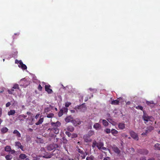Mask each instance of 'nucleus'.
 Masks as SVG:
<instances>
[{
	"label": "nucleus",
	"instance_id": "54",
	"mask_svg": "<svg viewBox=\"0 0 160 160\" xmlns=\"http://www.w3.org/2000/svg\"><path fill=\"white\" fill-rule=\"evenodd\" d=\"M10 152H11V153L12 154H13L15 152V151L14 150H12L11 149V151H10Z\"/></svg>",
	"mask_w": 160,
	"mask_h": 160
},
{
	"label": "nucleus",
	"instance_id": "59",
	"mask_svg": "<svg viewBox=\"0 0 160 160\" xmlns=\"http://www.w3.org/2000/svg\"><path fill=\"white\" fill-rule=\"evenodd\" d=\"M130 104H131V102L128 101L126 102V105H130Z\"/></svg>",
	"mask_w": 160,
	"mask_h": 160
},
{
	"label": "nucleus",
	"instance_id": "20",
	"mask_svg": "<svg viewBox=\"0 0 160 160\" xmlns=\"http://www.w3.org/2000/svg\"><path fill=\"white\" fill-rule=\"evenodd\" d=\"M103 145L104 144L103 142H98L97 147L100 150L101 149V148L103 147Z\"/></svg>",
	"mask_w": 160,
	"mask_h": 160
},
{
	"label": "nucleus",
	"instance_id": "4",
	"mask_svg": "<svg viewBox=\"0 0 160 160\" xmlns=\"http://www.w3.org/2000/svg\"><path fill=\"white\" fill-rule=\"evenodd\" d=\"M72 118L71 117V122L73 124V125L75 126L78 125H79L81 124V122L78 119H76L75 120L72 119Z\"/></svg>",
	"mask_w": 160,
	"mask_h": 160
},
{
	"label": "nucleus",
	"instance_id": "34",
	"mask_svg": "<svg viewBox=\"0 0 160 160\" xmlns=\"http://www.w3.org/2000/svg\"><path fill=\"white\" fill-rule=\"evenodd\" d=\"M63 110L62 109H61L58 114V116L59 117L62 116L63 115Z\"/></svg>",
	"mask_w": 160,
	"mask_h": 160
},
{
	"label": "nucleus",
	"instance_id": "47",
	"mask_svg": "<svg viewBox=\"0 0 160 160\" xmlns=\"http://www.w3.org/2000/svg\"><path fill=\"white\" fill-rule=\"evenodd\" d=\"M78 151L79 153H81V154H83V151L82 150H81L79 148L78 149Z\"/></svg>",
	"mask_w": 160,
	"mask_h": 160
},
{
	"label": "nucleus",
	"instance_id": "30",
	"mask_svg": "<svg viewBox=\"0 0 160 160\" xmlns=\"http://www.w3.org/2000/svg\"><path fill=\"white\" fill-rule=\"evenodd\" d=\"M5 157L7 160H11L12 159V155L8 154L6 155Z\"/></svg>",
	"mask_w": 160,
	"mask_h": 160
},
{
	"label": "nucleus",
	"instance_id": "21",
	"mask_svg": "<svg viewBox=\"0 0 160 160\" xmlns=\"http://www.w3.org/2000/svg\"><path fill=\"white\" fill-rule=\"evenodd\" d=\"M119 103V101L118 99L111 101V103L112 105H118Z\"/></svg>",
	"mask_w": 160,
	"mask_h": 160
},
{
	"label": "nucleus",
	"instance_id": "45",
	"mask_svg": "<svg viewBox=\"0 0 160 160\" xmlns=\"http://www.w3.org/2000/svg\"><path fill=\"white\" fill-rule=\"evenodd\" d=\"M38 90L40 91H41L42 90V87L41 86L40 84L39 85L38 88Z\"/></svg>",
	"mask_w": 160,
	"mask_h": 160
},
{
	"label": "nucleus",
	"instance_id": "15",
	"mask_svg": "<svg viewBox=\"0 0 160 160\" xmlns=\"http://www.w3.org/2000/svg\"><path fill=\"white\" fill-rule=\"evenodd\" d=\"M112 149L116 153L119 154L120 152V151L118 148L115 146H114L112 147Z\"/></svg>",
	"mask_w": 160,
	"mask_h": 160
},
{
	"label": "nucleus",
	"instance_id": "63",
	"mask_svg": "<svg viewBox=\"0 0 160 160\" xmlns=\"http://www.w3.org/2000/svg\"><path fill=\"white\" fill-rule=\"evenodd\" d=\"M74 129L73 128H71V132H72L74 130Z\"/></svg>",
	"mask_w": 160,
	"mask_h": 160
},
{
	"label": "nucleus",
	"instance_id": "23",
	"mask_svg": "<svg viewBox=\"0 0 160 160\" xmlns=\"http://www.w3.org/2000/svg\"><path fill=\"white\" fill-rule=\"evenodd\" d=\"M154 149L156 150H160V144L157 143L154 146Z\"/></svg>",
	"mask_w": 160,
	"mask_h": 160
},
{
	"label": "nucleus",
	"instance_id": "8",
	"mask_svg": "<svg viewBox=\"0 0 160 160\" xmlns=\"http://www.w3.org/2000/svg\"><path fill=\"white\" fill-rule=\"evenodd\" d=\"M51 125L52 127L58 128L61 125V123L59 121H57L56 122H51Z\"/></svg>",
	"mask_w": 160,
	"mask_h": 160
},
{
	"label": "nucleus",
	"instance_id": "41",
	"mask_svg": "<svg viewBox=\"0 0 160 160\" xmlns=\"http://www.w3.org/2000/svg\"><path fill=\"white\" fill-rule=\"evenodd\" d=\"M65 121L67 122H70V116L67 117L65 119Z\"/></svg>",
	"mask_w": 160,
	"mask_h": 160
},
{
	"label": "nucleus",
	"instance_id": "35",
	"mask_svg": "<svg viewBox=\"0 0 160 160\" xmlns=\"http://www.w3.org/2000/svg\"><path fill=\"white\" fill-rule=\"evenodd\" d=\"M97 143L96 141L95 140H94L93 142L92 147L93 148H94L97 145Z\"/></svg>",
	"mask_w": 160,
	"mask_h": 160
},
{
	"label": "nucleus",
	"instance_id": "17",
	"mask_svg": "<svg viewBox=\"0 0 160 160\" xmlns=\"http://www.w3.org/2000/svg\"><path fill=\"white\" fill-rule=\"evenodd\" d=\"M27 116L26 115H24V114H21L19 115L18 117V119L20 121H23L24 119L27 118Z\"/></svg>",
	"mask_w": 160,
	"mask_h": 160
},
{
	"label": "nucleus",
	"instance_id": "50",
	"mask_svg": "<svg viewBox=\"0 0 160 160\" xmlns=\"http://www.w3.org/2000/svg\"><path fill=\"white\" fill-rule=\"evenodd\" d=\"M45 112H48L49 111V109L48 108H46L44 110Z\"/></svg>",
	"mask_w": 160,
	"mask_h": 160
},
{
	"label": "nucleus",
	"instance_id": "16",
	"mask_svg": "<svg viewBox=\"0 0 160 160\" xmlns=\"http://www.w3.org/2000/svg\"><path fill=\"white\" fill-rule=\"evenodd\" d=\"M101 126L100 124L98 123H95L93 125V127L96 130H99L101 128Z\"/></svg>",
	"mask_w": 160,
	"mask_h": 160
},
{
	"label": "nucleus",
	"instance_id": "61",
	"mask_svg": "<svg viewBox=\"0 0 160 160\" xmlns=\"http://www.w3.org/2000/svg\"><path fill=\"white\" fill-rule=\"evenodd\" d=\"M28 115H30L31 114V112H27L26 113Z\"/></svg>",
	"mask_w": 160,
	"mask_h": 160
},
{
	"label": "nucleus",
	"instance_id": "18",
	"mask_svg": "<svg viewBox=\"0 0 160 160\" xmlns=\"http://www.w3.org/2000/svg\"><path fill=\"white\" fill-rule=\"evenodd\" d=\"M13 133L16 134V136L17 138H20L21 137L20 133L17 130H15L13 132Z\"/></svg>",
	"mask_w": 160,
	"mask_h": 160
},
{
	"label": "nucleus",
	"instance_id": "62",
	"mask_svg": "<svg viewBox=\"0 0 160 160\" xmlns=\"http://www.w3.org/2000/svg\"><path fill=\"white\" fill-rule=\"evenodd\" d=\"M88 97H86L85 100H84V101L85 102H86L87 101H88Z\"/></svg>",
	"mask_w": 160,
	"mask_h": 160
},
{
	"label": "nucleus",
	"instance_id": "9",
	"mask_svg": "<svg viewBox=\"0 0 160 160\" xmlns=\"http://www.w3.org/2000/svg\"><path fill=\"white\" fill-rule=\"evenodd\" d=\"M118 127L120 130H123L125 128V124L122 122H119L118 124Z\"/></svg>",
	"mask_w": 160,
	"mask_h": 160
},
{
	"label": "nucleus",
	"instance_id": "14",
	"mask_svg": "<svg viewBox=\"0 0 160 160\" xmlns=\"http://www.w3.org/2000/svg\"><path fill=\"white\" fill-rule=\"evenodd\" d=\"M18 67L23 70L26 69L27 68V66L23 63L21 60H20V65H18Z\"/></svg>",
	"mask_w": 160,
	"mask_h": 160
},
{
	"label": "nucleus",
	"instance_id": "48",
	"mask_svg": "<svg viewBox=\"0 0 160 160\" xmlns=\"http://www.w3.org/2000/svg\"><path fill=\"white\" fill-rule=\"evenodd\" d=\"M70 105V103L69 102H66L65 103V106L66 107V108L68 107L69 105Z\"/></svg>",
	"mask_w": 160,
	"mask_h": 160
},
{
	"label": "nucleus",
	"instance_id": "22",
	"mask_svg": "<svg viewBox=\"0 0 160 160\" xmlns=\"http://www.w3.org/2000/svg\"><path fill=\"white\" fill-rule=\"evenodd\" d=\"M8 129L6 127L2 128L1 130L2 133H6L8 131Z\"/></svg>",
	"mask_w": 160,
	"mask_h": 160
},
{
	"label": "nucleus",
	"instance_id": "32",
	"mask_svg": "<svg viewBox=\"0 0 160 160\" xmlns=\"http://www.w3.org/2000/svg\"><path fill=\"white\" fill-rule=\"evenodd\" d=\"M60 160H70V159L69 158L68 156H65L62 158H61Z\"/></svg>",
	"mask_w": 160,
	"mask_h": 160
},
{
	"label": "nucleus",
	"instance_id": "52",
	"mask_svg": "<svg viewBox=\"0 0 160 160\" xmlns=\"http://www.w3.org/2000/svg\"><path fill=\"white\" fill-rule=\"evenodd\" d=\"M148 133L147 132V131L146 130L145 132L142 133L141 135H146Z\"/></svg>",
	"mask_w": 160,
	"mask_h": 160
},
{
	"label": "nucleus",
	"instance_id": "26",
	"mask_svg": "<svg viewBox=\"0 0 160 160\" xmlns=\"http://www.w3.org/2000/svg\"><path fill=\"white\" fill-rule=\"evenodd\" d=\"M27 157V156L24 154H21L19 156V158L21 159H24Z\"/></svg>",
	"mask_w": 160,
	"mask_h": 160
},
{
	"label": "nucleus",
	"instance_id": "11",
	"mask_svg": "<svg viewBox=\"0 0 160 160\" xmlns=\"http://www.w3.org/2000/svg\"><path fill=\"white\" fill-rule=\"evenodd\" d=\"M138 152L143 155H147L148 153V151L147 149H143L139 150Z\"/></svg>",
	"mask_w": 160,
	"mask_h": 160
},
{
	"label": "nucleus",
	"instance_id": "24",
	"mask_svg": "<svg viewBox=\"0 0 160 160\" xmlns=\"http://www.w3.org/2000/svg\"><path fill=\"white\" fill-rule=\"evenodd\" d=\"M111 132L113 135L116 136V135L118 133V132L114 129H112L111 130Z\"/></svg>",
	"mask_w": 160,
	"mask_h": 160
},
{
	"label": "nucleus",
	"instance_id": "27",
	"mask_svg": "<svg viewBox=\"0 0 160 160\" xmlns=\"http://www.w3.org/2000/svg\"><path fill=\"white\" fill-rule=\"evenodd\" d=\"M11 148L9 146H6L4 148V150L5 151L7 152H10L11 151Z\"/></svg>",
	"mask_w": 160,
	"mask_h": 160
},
{
	"label": "nucleus",
	"instance_id": "13",
	"mask_svg": "<svg viewBox=\"0 0 160 160\" xmlns=\"http://www.w3.org/2000/svg\"><path fill=\"white\" fill-rule=\"evenodd\" d=\"M146 103L149 106L152 108L154 107L155 105V104L153 101H147L146 102Z\"/></svg>",
	"mask_w": 160,
	"mask_h": 160
},
{
	"label": "nucleus",
	"instance_id": "51",
	"mask_svg": "<svg viewBox=\"0 0 160 160\" xmlns=\"http://www.w3.org/2000/svg\"><path fill=\"white\" fill-rule=\"evenodd\" d=\"M65 133L69 137H70V132H66Z\"/></svg>",
	"mask_w": 160,
	"mask_h": 160
},
{
	"label": "nucleus",
	"instance_id": "43",
	"mask_svg": "<svg viewBox=\"0 0 160 160\" xmlns=\"http://www.w3.org/2000/svg\"><path fill=\"white\" fill-rule=\"evenodd\" d=\"M77 134L76 133H73L71 135V138H76L77 137Z\"/></svg>",
	"mask_w": 160,
	"mask_h": 160
},
{
	"label": "nucleus",
	"instance_id": "2",
	"mask_svg": "<svg viewBox=\"0 0 160 160\" xmlns=\"http://www.w3.org/2000/svg\"><path fill=\"white\" fill-rule=\"evenodd\" d=\"M59 147L58 145L56 143H53L49 145L48 147V149L49 151H52Z\"/></svg>",
	"mask_w": 160,
	"mask_h": 160
},
{
	"label": "nucleus",
	"instance_id": "40",
	"mask_svg": "<svg viewBox=\"0 0 160 160\" xmlns=\"http://www.w3.org/2000/svg\"><path fill=\"white\" fill-rule=\"evenodd\" d=\"M14 89L13 88H12L11 90L8 89V92L9 94H12L13 92L14 91Z\"/></svg>",
	"mask_w": 160,
	"mask_h": 160
},
{
	"label": "nucleus",
	"instance_id": "49",
	"mask_svg": "<svg viewBox=\"0 0 160 160\" xmlns=\"http://www.w3.org/2000/svg\"><path fill=\"white\" fill-rule=\"evenodd\" d=\"M11 105V103L10 102H8V103H7L6 104V107H9Z\"/></svg>",
	"mask_w": 160,
	"mask_h": 160
},
{
	"label": "nucleus",
	"instance_id": "28",
	"mask_svg": "<svg viewBox=\"0 0 160 160\" xmlns=\"http://www.w3.org/2000/svg\"><path fill=\"white\" fill-rule=\"evenodd\" d=\"M15 113V110H11L8 112V115L9 116L13 115Z\"/></svg>",
	"mask_w": 160,
	"mask_h": 160
},
{
	"label": "nucleus",
	"instance_id": "31",
	"mask_svg": "<svg viewBox=\"0 0 160 160\" xmlns=\"http://www.w3.org/2000/svg\"><path fill=\"white\" fill-rule=\"evenodd\" d=\"M94 132L93 131L90 130L88 132V134L87 135L90 137L91 136L93 135L94 134Z\"/></svg>",
	"mask_w": 160,
	"mask_h": 160
},
{
	"label": "nucleus",
	"instance_id": "56",
	"mask_svg": "<svg viewBox=\"0 0 160 160\" xmlns=\"http://www.w3.org/2000/svg\"><path fill=\"white\" fill-rule=\"evenodd\" d=\"M140 160H146L144 157L141 158Z\"/></svg>",
	"mask_w": 160,
	"mask_h": 160
},
{
	"label": "nucleus",
	"instance_id": "5",
	"mask_svg": "<svg viewBox=\"0 0 160 160\" xmlns=\"http://www.w3.org/2000/svg\"><path fill=\"white\" fill-rule=\"evenodd\" d=\"M130 134L132 137L133 139H135L137 141L138 140L139 138L137 134L133 131H131L130 132Z\"/></svg>",
	"mask_w": 160,
	"mask_h": 160
},
{
	"label": "nucleus",
	"instance_id": "39",
	"mask_svg": "<svg viewBox=\"0 0 160 160\" xmlns=\"http://www.w3.org/2000/svg\"><path fill=\"white\" fill-rule=\"evenodd\" d=\"M12 88H13L14 89H19V85L18 84H14Z\"/></svg>",
	"mask_w": 160,
	"mask_h": 160
},
{
	"label": "nucleus",
	"instance_id": "7",
	"mask_svg": "<svg viewBox=\"0 0 160 160\" xmlns=\"http://www.w3.org/2000/svg\"><path fill=\"white\" fill-rule=\"evenodd\" d=\"M85 103H82L81 105L79 106L78 107V109H80L81 111L84 112L87 109V107L85 105Z\"/></svg>",
	"mask_w": 160,
	"mask_h": 160
},
{
	"label": "nucleus",
	"instance_id": "36",
	"mask_svg": "<svg viewBox=\"0 0 160 160\" xmlns=\"http://www.w3.org/2000/svg\"><path fill=\"white\" fill-rule=\"evenodd\" d=\"M94 157L92 155L89 157H87L86 158V160H94Z\"/></svg>",
	"mask_w": 160,
	"mask_h": 160
},
{
	"label": "nucleus",
	"instance_id": "53",
	"mask_svg": "<svg viewBox=\"0 0 160 160\" xmlns=\"http://www.w3.org/2000/svg\"><path fill=\"white\" fill-rule=\"evenodd\" d=\"M15 63L18 64L19 63L20 64V60L18 61V60L16 59L15 61Z\"/></svg>",
	"mask_w": 160,
	"mask_h": 160
},
{
	"label": "nucleus",
	"instance_id": "33",
	"mask_svg": "<svg viewBox=\"0 0 160 160\" xmlns=\"http://www.w3.org/2000/svg\"><path fill=\"white\" fill-rule=\"evenodd\" d=\"M47 114V117L48 118H52L54 116V114L53 113H50L48 114Z\"/></svg>",
	"mask_w": 160,
	"mask_h": 160
},
{
	"label": "nucleus",
	"instance_id": "46",
	"mask_svg": "<svg viewBox=\"0 0 160 160\" xmlns=\"http://www.w3.org/2000/svg\"><path fill=\"white\" fill-rule=\"evenodd\" d=\"M103 160H111V158L109 157H106L103 158Z\"/></svg>",
	"mask_w": 160,
	"mask_h": 160
},
{
	"label": "nucleus",
	"instance_id": "55",
	"mask_svg": "<svg viewBox=\"0 0 160 160\" xmlns=\"http://www.w3.org/2000/svg\"><path fill=\"white\" fill-rule=\"evenodd\" d=\"M39 115H40V114H39V113H38V114H37V115L35 116V118L36 119H37L38 118V117H39Z\"/></svg>",
	"mask_w": 160,
	"mask_h": 160
},
{
	"label": "nucleus",
	"instance_id": "3",
	"mask_svg": "<svg viewBox=\"0 0 160 160\" xmlns=\"http://www.w3.org/2000/svg\"><path fill=\"white\" fill-rule=\"evenodd\" d=\"M52 127L48 128V130L50 131L51 132L54 133L56 134H58L59 131V129L58 127Z\"/></svg>",
	"mask_w": 160,
	"mask_h": 160
},
{
	"label": "nucleus",
	"instance_id": "60",
	"mask_svg": "<svg viewBox=\"0 0 160 160\" xmlns=\"http://www.w3.org/2000/svg\"><path fill=\"white\" fill-rule=\"evenodd\" d=\"M102 149V150H106V148H105V147H102L101 148V149Z\"/></svg>",
	"mask_w": 160,
	"mask_h": 160
},
{
	"label": "nucleus",
	"instance_id": "58",
	"mask_svg": "<svg viewBox=\"0 0 160 160\" xmlns=\"http://www.w3.org/2000/svg\"><path fill=\"white\" fill-rule=\"evenodd\" d=\"M88 153L87 152H85V153H83L84 155L86 156L88 155Z\"/></svg>",
	"mask_w": 160,
	"mask_h": 160
},
{
	"label": "nucleus",
	"instance_id": "19",
	"mask_svg": "<svg viewBox=\"0 0 160 160\" xmlns=\"http://www.w3.org/2000/svg\"><path fill=\"white\" fill-rule=\"evenodd\" d=\"M146 130L148 133L151 132L154 129V128L152 126H149L147 128Z\"/></svg>",
	"mask_w": 160,
	"mask_h": 160
},
{
	"label": "nucleus",
	"instance_id": "29",
	"mask_svg": "<svg viewBox=\"0 0 160 160\" xmlns=\"http://www.w3.org/2000/svg\"><path fill=\"white\" fill-rule=\"evenodd\" d=\"M102 122L103 125L105 127L107 126L108 125V122L105 120L103 119L102 120Z\"/></svg>",
	"mask_w": 160,
	"mask_h": 160
},
{
	"label": "nucleus",
	"instance_id": "1",
	"mask_svg": "<svg viewBox=\"0 0 160 160\" xmlns=\"http://www.w3.org/2000/svg\"><path fill=\"white\" fill-rule=\"evenodd\" d=\"M143 114L142 116V118L143 120L146 122H144L145 123H146V122H147L149 121L152 122L154 120V118L152 116H149L147 114L145 113L144 112V111H143Z\"/></svg>",
	"mask_w": 160,
	"mask_h": 160
},
{
	"label": "nucleus",
	"instance_id": "6",
	"mask_svg": "<svg viewBox=\"0 0 160 160\" xmlns=\"http://www.w3.org/2000/svg\"><path fill=\"white\" fill-rule=\"evenodd\" d=\"M51 86L49 85H46L45 86V90L48 93L51 94L53 92L52 89H50Z\"/></svg>",
	"mask_w": 160,
	"mask_h": 160
},
{
	"label": "nucleus",
	"instance_id": "64",
	"mask_svg": "<svg viewBox=\"0 0 160 160\" xmlns=\"http://www.w3.org/2000/svg\"><path fill=\"white\" fill-rule=\"evenodd\" d=\"M148 160H154V159L153 158H152L149 159Z\"/></svg>",
	"mask_w": 160,
	"mask_h": 160
},
{
	"label": "nucleus",
	"instance_id": "12",
	"mask_svg": "<svg viewBox=\"0 0 160 160\" xmlns=\"http://www.w3.org/2000/svg\"><path fill=\"white\" fill-rule=\"evenodd\" d=\"M90 137L88 135H86L83 137V138L85 142H91L92 140L90 138Z\"/></svg>",
	"mask_w": 160,
	"mask_h": 160
},
{
	"label": "nucleus",
	"instance_id": "42",
	"mask_svg": "<svg viewBox=\"0 0 160 160\" xmlns=\"http://www.w3.org/2000/svg\"><path fill=\"white\" fill-rule=\"evenodd\" d=\"M137 109H140L141 110H142L143 109V108L142 106H136L135 107Z\"/></svg>",
	"mask_w": 160,
	"mask_h": 160
},
{
	"label": "nucleus",
	"instance_id": "25",
	"mask_svg": "<svg viewBox=\"0 0 160 160\" xmlns=\"http://www.w3.org/2000/svg\"><path fill=\"white\" fill-rule=\"evenodd\" d=\"M44 118H40V119H39L38 121L35 124L37 125H39L40 124H41L43 121Z\"/></svg>",
	"mask_w": 160,
	"mask_h": 160
},
{
	"label": "nucleus",
	"instance_id": "37",
	"mask_svg": "<svg viewBox=\"0 0 160 160\" xmlns=\"http://www.w3.org/2000/svg\"><path fill=\"white\" fill-rule=\"evenodd\" d=\"M52 156V155L51 154L48 155H44L42 157L46 158H51Z\"/></svg>",
	"mask_w": 160,
	"mask_h": 160
},
{
	"label": "nucleus",
	"instance_id": "38",
	"mask_svg": "<svg viewBox=\"0 0 160 160\" xmlns=\"http://www.w3.org/2000/svg\"><path fill=\"white\" fill-rule=\"evenodd\" d=\"M104 132L107 134H109L111 132V131L109 128H106L104 130Z\"/></svg>",
	"mask_w": 160,
	"mask_h": 160
},
{
	"label": "nucleus",
	"instance_id": "10",
	"mask_svg": "<svg viewBox=\"0 0 160 160\" xmlns=\"http://www.w3.org/2000/svg\"><path fill=\"white\" fill-rule=\"evenodd\" d=\"M15 146L18 147V148H20L22 150L24 151L23 148V147L21 143L19 142H15Z\"/></svg>",
	"mask_w": 160,
	"mask_h": 160
},
{
	"label": "nucleus",
	"instance_id": "57",
	"mask_svg": "<svg viewBox=\"0 0 160 160\" xmlns=\"http://www.w3.org/2000/svg\"><path fill=\"white\" fill-rule=\"evenodd\" d=\"M2 114V109L0 108V117H1Z\"/></svg>",
	"mask_w": 160,
	"mask_h": 160
},
{
	"label": "nucleus",
	"instance_id": "44",
	"mask_svg": "<svg viewBox=\"0 0 160 160\" xmlns=\"http://www.w3.org/2000/svg\"><path fill=\"white\" fill-rule=\"evenodd\" d=\"M62 109L63 110V112L64 113H67L68 111V109L67 108H64Z\"/></svg>",
	"mask_w": 160,
	"mask_h": 160
}]
</instances>
